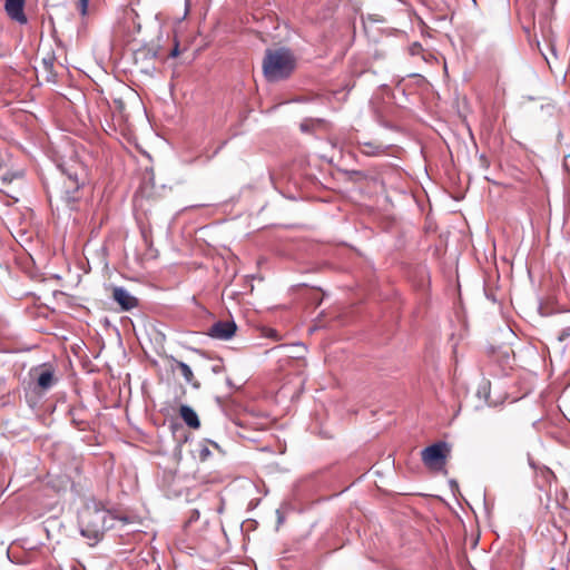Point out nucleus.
I'll list each match as a JSON object with an SVG mask.
<instances>
[{"mask_svg": "<svg viewBox=\"0 0 570 570\" xmlns=\"http://www.w3.org/2000/svg\"><path fill=\"white\" fill-rule=\"evenodd\" d=\"M358 151L368 157H380L387 155L389 147L375 141H360Z\"/></svg>", "mask_w": 570, "mask_h": 570, "instance_id": "nucleus-9", "label": "nucleus"}, {"mask_svg": "<svg viewBox=\"0 0 570 570\" xmlns=\"http://www.w3.org/2000/svg\"><path fill=\"white\" fill-rule=\"evenodd\" d=\"M268 82H278L291 77L296 68V58L287 48L267 49L262 62Z\"/></svg>", "mask_w": 570, "mask_h": 570, "instance_id": "nucleus-3", "label": "nucleus"}, {"mask_svg": "<svg viewBox=\"0 0 570 570\" xmlns=\"http://www.w3.org/2000/svg\"><path fill=\"white\" fill-rule=\"evenodd\" d=\"M53 381H55L53 372L50 370L42 371L37 379V383H38L39 387H41L42 390L50 389Z\"/></svg>", "mask_w": 570, "mask_h": 570, "instance_id": "nucleus-12", "label": "nucleus"}, {"mask_svg": "<svg viewBox=\"0 0 570 570\" xmlns=\"http://www.w3.org/2000/svg\"><path fill=\"white\" fill-rule=\"evenodd\" d=\"M237 325L234 321H217L207 330V335L212 338L228 341L235 335Z\"/></svg>", "mask_w": 570, "mask_h": 570, "instance_id": "nucleus-5", "label": "nucleus"}, {"mask_svg": "<svg viewBox=\"0 0 570 570\" xmlns=\"http://www.w3.org/2000/svg\"><path fill=\"white\" fill-rule=\"evenodd\" d=\"M179 414L184 422L191 429H198L200 426V421L198 419L197 413L188 405H181L179 409Z\"/></svg>", "mask_w": 570, "mask_h": 570, "instance_id": "nucleus-11", "label": "nucleus"}, {"mask_svg": "<svg viewBox=\"0 0 570 570\" xmlns=\"http://www.w3.org/2000/svg\"><path fill=\"white\" fill-rule=\"evenodd\" d=\"M169 361L171 371H179L186 383L190 384L194 389L200 387V383L195 379V375L188 364L175 358L174 356H170Z\"/></svg>", "mask_w": 570, "mask_h": 570, "instance_id": "nucleus-8", "label": "nucleus"}, {"mask_svg": "<svg viewBox=\"0 0 570 570\" xmlns=\"http://www.w3.org/2000/svg\"><path fill=\"white\" fill-rule=\"evenodd\" d=\"M449 451L445 442L434 443L422 451V461L428 468L439 470L445 465Z\"/></svg>", "mask_w": 570, "mask_h": 570, "instance_id": "nucleus-4", "label": "nucleus"}, {"mask_svg": "<svg viewBox=\"0 0 570 570\" xmlns=\"http://www.w3.org/2000/svg\"><path fill=\"white\" fill-rule=\"evenodd\" d=\"M308 128H309V127H308V121H307V120H305V121H303V122L301 124V129H302L303 131H307V130H308Z\"/></svg>", "mask_w": 570, "mask_h": 570, "instance_id": "nucleus-17", "label": "nucleus"}, {"mask_svg": "<svg viewBox=\"0 0 570 570\" xmlns=\"http://www.w3.org/2000/svg\"><path fill=\"white\" fill-rule=\"evenodd\" d=\"M199 510L197 509H194L191 512H190V515H189V519H188V522H194V521H197L199 519Z\"/></svg>", "mask_w": 570, "mask_h": 570, "instance_id": "nucleus-16", "label": "nucleus"}, {"mask_svg": "<svg viewBox=\"0 0 570 570\" xmlns=\"http://www.w3.org/2000/svg\"><path fill=\"white\" fill-rule=\"evenodd\" d=\"M88 3H89V0H79L80 12L83 16L87 13Z\"/></svg>", "mask_w": 570, "mask_h": 570, "instance_id": "nucleus-15", "label": "nucleus"}, {"mask_svg": "<svg viewBox=\"0 0 570 570\" xmlns=\"http://www.w3.org/2000/svg\"><path fill=\"white\" fill-rule=\"evenodd\" d=\"M210 455V451L208 448H203L200 451H199V459L202 461H205L208 459V456Z\"/></svg>", "mask_w": 570, "mask_h": 570, "instance_id": "nucleus-14", "label": "nucleus"}, {"mask_svg": "<svg viewBox=\"0 0 570 570\" xmlns=\"http://www.w3.org/2000/svg\"><path fill=\"white\" fill-rule=\"evenodd\" d=\"M23 176L22 170H9L3 161L0 163V188H3L11 184L14 179H19Z\"/></svg>", "mask_w": 570, "mask_h": 570, "instance_id": "nucleus-10", "label": "nucleus"}, {"mask_svg": "<svg viewBox=\"0 0 570 570\" xmlns=\"http://www.w3.org/2000/svg\"><path fill=\"white\" fill-rule=\"evenodd\" d=\"M115 518L99 502L91 500L85 504L78 515L80 533L90 546L98 543L107 529L114 527Z\"/></svg>", "mask_w": 570, "mask_h": 570, "instance_id": "nucleus-2", "label": "nucleus"}, {"mask_svg": "<svg viewBox=\"0 0 570 570\" xmlns=\"http://www.w3.org/2000/svg\"><path fill=\"white\" fill-rule=\"evenodd\" d=\"M423 51L421 43L414 42L409 47V52L411 56H419Z\"/></svg>", "mask_w": 570, "mask_h": 570, "instance_id": "nucleus-13", "label": "nucleus"}, {"mask_svg": "<svg viewBox=\"0 0 570 570\" xmlns=\"http://www.w3.org/2000/svg\"><path fill=\"white\" fill-rule=\"evenodd\" d=\"M26 0H6L4 11L7 16L19 24H27L28 18L24 13Z\"/></svg>", "mask_w": 570, "mask_h": 570, "instance_id": "nucleus-6", "label": "nucleus"}, {"mask_svg": "<svg viewBox=\"0 0 570 570\" xmlns=\"http://www.w3.org/2000/svg\"><path fill=\"white\" fill-rule=\"evenodd\" d=\"M112 298L120 305L122 311H130L138 306V299L120 286L114 287Z\"/></svg>", "mask_w": 570, "mask_h": 570, "instance_id": "nucleus-7", "label": "nucleus"}, {"mask_svg": "<svg viewBox=\"0 0 570 570\" xmlns=\"http://www.w3.org/2000/svg\"><path fill=\"white\" fill-rule=\"evenodd\" d=\"M59 168L60 179L48 191L49 202L61 200L71 207L80 198L79 189L86 183L87 170L77 160L65 163Z\"/></svg>", "mask_w": 570, "mask_h": 570, "instance_id": "nucleus-1", "label": "nucleus"}]
</instances>
